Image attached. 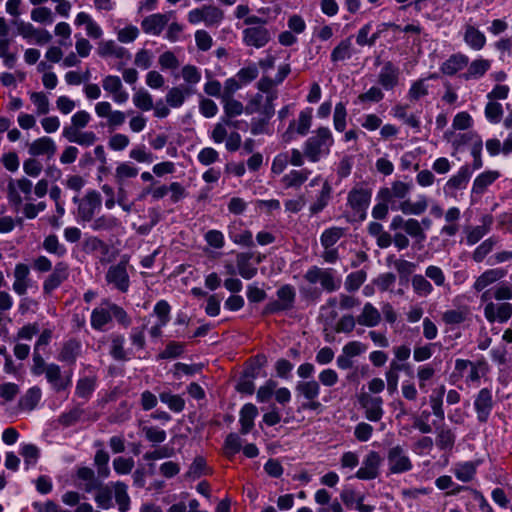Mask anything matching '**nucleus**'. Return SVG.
<instances>
[{
    "label": "nucleus",
    "instance_id": "1",
    "mask_svg": "<svg viewBox=\"0 0 512 512\" xmlns=\"http://www.w3.org/2000/svg\"><path fill=\"white\" fill-rule=\"evenodd\" d=\"M334 143L332 133L327 127H320L315 131V135L309 137L304 144V155L311 162H318L324 155L330 153V148Z\"/></svg>",
    "mask_w": 512,
    "mask_h": 512
},
{
    "label": "nucleus",
    "instance_id": "2",
    "mask_svg": "<svg viewBox=\"0 0 512 512\" xmlns=\"http://www.w3.org/2000/svg\"><path fill=\"white\" fill-rule=\"evenodd\" d=\"M431 221L428 218L418 221L415 218L404 219L400 215H396L392 218L389 228L391 231L399 229L404 230L416 243H422L426 239V233L422 227V224L429 227Z\"/></svg>",
    "mask_w": 512,
    "mask_h": 512
},
{
    "label": "nucleus",
    "instance_id": "3",
    "mask_svg": "<svg viewBox=\"0 0 512 512\" xmlns=\"http://www.w3.org/2000/svg\"><path fill=\"white\" fill-rule=\"evenodd\" d=\"M304 279L309 284L319 282L322 288L329 293L337 291L341 286V279L335 276V271L332 268L311 266L304 274Z\"/></svg>",
    "mask_w": 512,
    "mask_h": 512
},
{
    "label": "nucleus",
    "instance_id": "4",
    "mask_svg": "<svg viewBox=\"0 0 512 512\" xmlns=\"http://www.w3.org/2000/svg\"><path fill=\"white\" fill-rule=\"evenodd\" d=\"M277 300L266 304L264 314H277L283 311H290L295 306L296 290L291 284L282 285L276 292Z\"/></svg>",
    "mask_w": 512,
    "mask_h": 512
},
{
    "label": "nucleus",
    "instance_id": "5",
    "mask_svg": "<svg viewBox=\"0 0 512 512\" xmlns=\"http://www.w3.org/2000/svg\"><path fill=\"white\" fill-rule=\"evenodd\" d=\"M413 188L411 182L394 181L391 187H382L376 195V199H382L386 202H391L392 210H399L398 204L401 201L407 200Z\"/></svg>",
    "mask_w": 512,
    "mask_h": 512
},
{
    "label": "nucleus",
    "instance_id": "6",
    "mask_svg": "<svg viewBox=\"0 0 512 512\" xmlns=\"http://www.w3.org/2000/svg\"><path fill=\"white\" fill-rule=\"evenodd\" d=\"M73 202L78 206V219L83 222H91L95 213L101 208L102 198L98 191L90 190L83 198L75 196Z\"/></svg>",
    "mask_w": 512,
    "mask_h": 512
},
{
    "label": "nucleus",
    "instance_id": "7",
    "mask_svg": "<svg viewBox=\"0 0 512 512\" xmlns=\"http://www.w3.org/2000/svg\"><path fill=\"white\" fill-rule=\"evenodd\" d=\"M128 264L129 257L124 255L116 265L109 267L105 275L106 282L122 293L127 292L130 286V278L127 272Z\"/></svg>",
    "mask_w": 512,
    "mask_h": 512
},
{
    "label": "nucleus",
    "instance_id": "8",
    "mask_svg": "<svg viewBox=\"0 0 512 512\" xmlns=\"http://www.w3.org/2000/svg\"><path fill=\"white\" fill-rule=\"evenodd\" d=\"M320 390V383L314 378L306 381H298L296 383V393L307 401L302 404V409L315 411L321 407V403L317 401V398L320 395Z\"/></svg>",
    "mask_w": 512,
    "mask_h": 512
},
{
    "label": "nucleus",
    "instance_id": "9",
    "mask_svg": "<svg viewBox=\"0 0 512 512\" xmlns=\"http://www.w3.org/2000/svg\"><path fill=\"white\" fill-rule=\"evenodd\" d=\"M372 192L364 187H355L348 193L347 203L360 220L366 218V210L371 201Z\"/></svg>",
    "mask_w": 512,
    "mask_h": 512
},
{
    "label": "nucleus",
    "instance_id": "10",
    "mask_svg": "<svg viewBox=\"0 0 512 512\" xmlns=\"http://www.w3.org/2000/svg\"><path fill=\"white\" fill-rule=\"evenodd\" d=\"M387 461L389 471L392 474L405 473L413 468L409 456L400 445H396L388 450Z\"/></svg>",
    "mask_w": 512,
    "mask_h": 512
},
{
    "label": "nucleus",
    "instance_id": "11",
    "mask_svg": "<svg viewBox=\"0 0 512 512\" xmlns=\"http://www.w3.org/2000/svg\"><path fill=\"white\" fill-rule=\"evenodd\" d=\"M382 461L383 459L378 452H368L362 461V466L356 471L355 477L359 480L376 479L380 474Z\"/></svg>",
    "mask_w": 512,
    "mask_h": 512
},
{
    "label": "nucleus",
    "instance_id": "12",
    "mask_svg": "<svg viewBox=\"0 0 512 512\" xmlns=\"http://www.w3.org/2000/svg\"><path fill=\"white\" fill-rule=\"evenodd\" d=\"M69 277V265L60 261L52 268V272L43 282L44 294L50 295L54 290L60 287Z\"/></svg>",
    "mask_w": 512,
    "mask_h": 512
},
{
    "label": "nucleus",
    "instance_id": "13",
    "mask_svg": "<svg viewBox=\"0 0 512 512\" xmlns=\"http://www.w3.org/2000/svg\"><path fill=\"white\" fill-rule=\"evenodd\" d=\"M359 403L364 409L366 419L372 422H378L382 419L384 410L381 397L363 393L359 397Z\"/></svg>",
    "mask_w": 512,
    "mask_h": 512
},
{
    "label": "nucleus",
    "instance_id": "14",
    "mask_svg": "<svg viewBox=\"0 0 512 512\" xmlns=\"http://www.w3.org/2000/svg\"><path fill=\"white\" fill-rule=\"evenodd\" d=\"M494 406L492 391L488 388H482L475 396L474 408L477 414V420L480 423H486L490 417Z\"/></svg>",
    "mask_w": 512,
    "mask_h": 512
},
{
    "label": "nucleus",
    "instance_id": "15",
    "mask_svg": "<svg viewBox=\"0 0 512 512\" xmlns=\"http://www.w3.org/2000/svg\"><path fill=\"white\" fill-rule=\"evenodd\" d=\"M45 377L55 392L64 391L72 384L71 373L63 374L60 366L55 363L48 364Z\"/></svg>",
    "mask_w": 512,
    "mask_h": 512
},
{
    "label": "nucleus",
    "instance_id": "16",
    "mask_svg": "<svg viewBox=\"0 0 512 512\" xmlns=\"http://www.w3.org/2000/svg\"><path fill=\"white\" fill-rule=\"evenodd\" d=\"M484 316L488 322H507L512 316V304L508 302H489L484 307Z\"/></svg>",
    "mask_w": 512,
    "mask_h": 512
},
{
    "label": "nucleus",
    "instance_id": "17",
    "mask_svg": "<svg viewBox=\"0 0 512 512\" xmlns=\"http://www.w3.org/2000/svg\"><path fill=\"white\" fill-rule=\"evenodd\" d=\"M270 39V32L264 26H253L243 30V42L247 46L262 48Z\"/></svg>",
    "mask_w": 512,
    "mask_h": 512
},
{
    "label": "nucleus",
    "instance_id": "18",
    "mask_svg": "<svg viewBox=\"0 0 512 512\" xmlns=\"http://www.w3.org/2000/svg\"><path fill=\"white\" fill-rule=\"evenodd\" d=\"M399 78V67L391 61H386L378 74V83L383 89L390 91L399 84Z\"/></svg>",
    "mask_w": 512,
    "mask_h": 512
},
{
    "label": "nucleus",
    "instance_id": "19",
    "mask_svg": "<svg viewBox=\"0 0 512 512\" xmlns=\"http://www.w3.org/2000/svg\"><path fill=\"white\" fill-rule=\"evenodd\" d=\"M103 89L112 95L115 103L123 104L129 98L128 92L124 89L120 77L115 75H108L102 80Z\"/></svg>",
    "mask_w": 512,
    "mask_h": 512
},
{
    "label": "nucleus",
    "instance_id": "20",
    "mask_svg": "<svg viewBox=\"0 0 512 512\" xmlns=\"http://www.w3.org/2000/svg\"><path fill=\"white\" fill-rule=\"evenodd\" d=\"M172 15L173 12L165 14L155 13L147 16L141 22L142 30L146 34L158 36L163 31Z\"/></svg>",
    "mask_w": 512,
    "mask_h": 512
},
{
    "label": "nucleus",
    "instance_id": "21",
    "mask_svg": "<svg viewBox=\"0 0 512 512\" xmlns=\"http://www.w3.org/2000/svg\"><path fill=\"white\" fill-rule=\"evenodd\" d=\"M469 64V57L461 52L454 53L445 60L441 66L440 71L447 76H454L462 71Z\"/></svg>",
    "mask_w": 512,
    "mask_h": 512
},
{
    "label": "nucleus",
    "instance_id": "22",
    "mask_svg": "<svg viewBox=\"0 0 512 512\" xmlns=\"http://www.w3.org/2000/svg\"><path fill=\"white\" fill-rule=\"evenodd\" d=\"M472 172L468 165L462 166L457 174L453 175L444 186V193L447 195H453L454 191L464 189L470 178Z\"/></svg>",
    "mask_w": 512,
    "mask_h": 512
},
{
    "label": "nucleus",
    "instance_id": "23",
    "mask_svg": "<svg viewBox=\"0 0 512 512\" xmlns=\"http://www.w3.org/2000/svg\"><path fill=\"white\" fill-rule=\"evenodd\" d=\"M506 274H507V270L504 268L488 269L476 278V280L473 284V289L476 292H481L489 285L504 278L506 276Z\"/></svg>",
    "mask_w": 512,
    "mask_h": 512
},
{
    "label": "nucleus",
    "instance_id": "24",
    "mask_svg": "<svg viewBox=\"0 0 512 512\" xmlns=\"http://www.w3.org/2000/svg\"><path fill=\"white\" fill-rule=\"evenodd\" d=\"M357 324L364 327H376L382 320L381 312L370 302H366L359 315Z\"/></svg>",
    "mask_w": 512,
    "mask_h": 512
},
{
    "label": "nucleus",
    "instance_id": "25",
    "mask_svg": "<svg viewBox=\"0 0 512 512\" xmlns=\"http://www.w3.org/2000/svg\"><path fill=\"white\" fill-rule=\"evenodd\" d=\"M471 308L467 305L449 309L442 313V321L449 326L460 325L471 319Z\"/></svg>",
    "mask_w": 512,
    "mask_h": 512
},
{
    "label": "nucleus",
    "instance_id": "26",
    "mask_svg": "<svg viewBox=\"0 0 512 512\" xmlns=\"http://www.w3.org/2000/svg\"><path fill=\"white\" fill-rule=\"evenodd\" d=\"M193 93L194 89L190 86H175L168 90L165 96V101L168 106L172 108H179L184 104L186 98L191 96Z\"/></svg>",
    "mask_w": 512,
    "mask_h": 512
},
{
    "label": "nucleus",
    "instance_id": "27",
    "mask_svg": "<svg viewBox=\"0 0 512 512\" xmlns=\"http://www.w3.org/2000/svg\"><path fill=\"white\" fill-rule=\"evenodd\" d=\"M386 261L388 265L394 267L401 282H407L417 268L416 263L403 258H396L395 255H389Z\"/></svg>",
    "mask_w": 512,
    "mask_h": 512
},
{
    "label": "nucleus",
    "instance_id": "28",
    "mask_svg": "<svg viewBox=\"0 0 512 512\" xmlns=\"http://www.w3.org/2000/svg\"><path fill=\"white\" fill-rule=\"evenodd\" d=\"M56 149L54 141L50 137L44 136L29 144L28 152L33 157L46 155L48 158H51L55 154Z\"/></svg>",
    "mask_w": 512,
    "mask_h": 512
},
{
    "label": "nucleus",
    "instance_id": "29",
    "mask_svg": "<svg viewBox=\"0 0 512 512\" xmlns=\"http://www.w3.org/2000/svg\"><path fill=\"white\" fill-rule=\"evenodd\" d=\"M463 40L471 49L475 51L483 49L486 44V37L484 33L469 23L464 26Z\"/></svg>",
    "mask_w": 512,
    "mask_h": 512
},
{
    "label": "nucleus",
    "instance_id": "30",
    "mask_svg": "<svg viewBox=\"0 0 512 512\" xmlns=\"http://www.w3.org/2000/svg\"><path fill=\"white\" fill-rule=\"evenodd\" d=\"M491 62L488 59H475L468 64L466 72L460 75L466 81L477 80L483 77L490 69Z\"/></svg>",
    "mask_w": 512,
    "mask_h": 512
},
{
    "label": "nucleus",
    "instance_id": "31",
    "mask_svg": "<svg viewBox=\"0 0 512 512\" xmlns=\"http://www.w3.org/2000/svg\"><path fill=\"white\" fill-rule=\"evenodd\" d=\"M479 464V461L458 462L454 464L452 472L459 481L468 483L475 478Z\"/></svg>",
    "mask_w": 512,
    "mask_h": 512
},
{
    "label": "nucleus",
    "instance_id": "32",
    "mask_svg": "<svg viewBox=\"0 0 512 512\" xmlns=\"http://www.w3.org/2000/svg\"><path fill=\"white\" fill-rule=\"evenodd\" d=\"M104 304L105 306L97 307L91 313V326L98 331H104L106 325L112 321V313L109 308L110 302L107 301Z\"/></svg>",
    "mask_w": 512,
    "mask_h": 512
},
{
    "label": "nucleus",
    "instance_id": "33",
    "mask_svg": "<svg viewBox=\"0 0 512 512\" xmlns=\"http://www.w3.org/2000/svg\"><path fill=\"white\" fill-rule=\"evenodd\" d=\"M253 256L252 252H241L236 255V267L244 279H251L257 274V268L251 263Z\"/></svg>",
    "mask_w": 512,
    "mask_h": 512
},
{
    "label": "nucleus",
    "instance_id": "34",
    "mask_svg": "<svg viewBox=\"0 0 512 512\" xmlns=\"http://www.w3.org/2000/svg\"><path fill=\"white\" fill-rule=\"evenodd\" d=\"M482 225L475 226L467 232L466 243L468 245H474L480 241L491 229L493 224L492 215H484L481 219Z\"/></svg>",
    "mask_w": 512,
    "mask_h": 512
},
{
    "label": "nucleus",
    "instance_id": "35",
    "mask_svg": "<svg viewBox=\"0 0 512 512\" xmlns=\"http://www.w3.org/2000/svg\"><path fill=\"white\" fill-rule=\"evenodd\" d=\"M331 198L332 186L327 180H325L321 191L317 194L315 201L309 207L311 215H317L322 212L328 206Z\"/></svg>",
    "mask_w": 512,
    "mask_h": 512
},
{
    "label": "nucleus",
    "instance_id": "36",
    "mask_svg": "<svg viewBox=\"0 0 512 512\" xmlns=\"http://www.w3.org/2000/svg\"><path fill=\"white\" fill-rule=\"evenodd\" d=\"M258 415L257 407L252 403H247L243 405L240 410V432L243 435L248 434L254 427V420Z\"/></svg>",
    "mask_w": 512,
    "mask_h": 512
},
{
    "label": "nucleus",
    "instance_id": "37",
    "mask_svg": "<svg viewBox=\"0 0 512 512\" xmlns=\"http://www.w3.org/2000/svg\"><path fill=\"white\" fill-rule=\"evenodd\" d=\"M436 446L444 452H451L454 448L456 435L446 426L436 428Z\"/></svg>",
    "mask_w": 512,
    "mask_h": 512
},
{
    "label": "nucleus",
    "instance_id": "38",
    "mask_svg": "<svg viewBox=\"0 0 512 512\" xmlns=\"http://www.w3.org/2000/svg\"><path fill=\"white\" fill-rule=\"evenodd\" d=\"M94 491H96L94 500L98 507L108 510L114 507L113 503V482L109 484H99Z\"/></svg>",
    "mask_w": 512,
    "mask_h": 512
},
{
    "label": "nucleus",
    "instance_id": "39",
    "mask_svg": "<svg viewBox=\"0 0 512 512\" xmlns=\"http://www.w3.org/2000/svg\"><path fill=\"white\" fill-rule=\"evenodd\" d=\"M311 171L307 168L301 170H291L285 174L281 182L285 188H300L309 178Z\"/></svg>",
    "mask_w": 512,
    "mask_h": 512
},
{
    "label": "nucleus",
    "instance_id": "40",
    "mask_svg": "<svg viewBox=\"0 0 512 512\" xmlns=\"http://www.w3.org/2000/svg\"><path fill=\"white\" fill-rule=\"evenodd\" d=\"M110 347L109 354L116 361H127L129 359L127 351L124 348L125 337L122 334L112 333L109 336Z\"/></svg>",
    "mask_w": 512,
    "mask_h": 512
},
{
    "label": "nucleus",
    "instance_id": "41",
    "mask_svg": "<svg viewBox=\"0 0 512 512\" xmlns=\"http://www.w3.org/2000/svg\"><path fill=\"white\" fill-rule=\"evenodd\" d=\"M427 208L428 201L424 195L419 196L416 202H411L407 199L398 204V209L405 215H421Z\"/></svg>",
    "mask_w": 512,
    "mask_h": 512
},
{
    "label": "nucleus",
    "instance_id": "42",
    "mask_svg": "<svg viewBox=\"0 0 512 512\" xmlns=\"http://www.w3.org/2000/svg\"><path fill=\"white\" fill-rule=\"evenodd\" d=\"M127 485L124 482H113V497L120 512H127L130 509V497L127 492Z\"/></svg>",
    "mask_w": 512,
    "mask_h": 512
},
{
    "label": "nucleus",
    "instance_id": "43",
    "mask_svg": "<svg viewBox=\"0 0 512 512\" xmlns=\"http://www.w3.org/2000/svg\"><path fill=\"white\" fill-rule=\"evenodd\" d=\"M500 176L498 171H485L478 175L472 187V193L481 195L485 192L486 188L490 186Z\"/></svg>",
    "mask_w": 512,
    "mask_h": 512
},
{
    "label": "nucleus",
    "instance_id": "44",
    "mask_svg": "<svg viewBox=\"0 0 512 512\" xmlns=\"http://www.w3.org/2000/svg\"><path fill=\"white\" fill-rule=\"evenodd\" d=\"M121 222L112 215H101L97 218H93L92 223L90 225L91 229L96 232L101 231H112L120 227Z\"/></svg>",
    "mask_w": 512,
    "mask_h": 512
},
{
    "label": "nucleus",
    "instance_id": "45",
    "mask_svg": "<svg viewBox=\"0 0 512 512\" xmlns=\"http://www.w3.org/2000/svg\"><path fill=\"white\" fill-rule=\"evenodd\" d=\"M91 120L90 114L85 110L77 111L72 117H71V124L68 126H65L62 131V136L69 135L68 132L74 131H80L81 129L85 128L88 123Z\"/></svg>",
    "mask_w": 512,
    "mask_h": 512
},
{
    "label": "nucleus",
    "instance_id": "46",
    "mask_svg": "<svg viewBox=\"0 0 512 512\" xmlns=\"http://www.w3.org/2000/svg\"><path fill=\"white\" fill-rule=\"evenodd\" d=\"M413 292L418 297H428L433 292L431 282L422 274H415L411 278Z\"/></svg>",
    "mask_w": 512,
    "mask_h": 512
},
{
    "label": "nucleus",
    "instance_id": "47",
    "mask_svg": "<svg viewBox=\"0 0 512 512\" xmlns=\"http://www.w3.org/2000/svg\"><path fill=\"white\" fill-rule=\"evenodd\" d=\"M69 135L63 136L67 141L76 143L80 146L89 147L97 141V135L93 131H74L68 132Z\"/></svg>",
    "mask_w": 512,
    "mask_h": 512
},
{
    "label": "nucleus",
    "instance_id": "48",
    "mask_svg": "<svg viewBox=\"0 0 512 512\" xmlns=\"http://www.w3.org/2000/svg\"><path fill=\"white\" fill-rule=\"evenodd\" d=\"M345 235V229L342 227H330L323 231L320 236V243L323 248H331Z\"/></svg>",
    "mask_w": 512,
    "mask_h": 512
},
{
    "label": "nucleus",
    "instance_id": "49",
    "mask_svg": "<svg viewBox=\"0 0 512 512\" xmlns=\"http://www.w3.org/2000/svg\"><path fill=\"white\" fill-rule=\"evenodd\" d=\"M80 351V343L76 340H69L64 343L59 355L58 360L74 364Z\"/></svg>",
    "mask_w": 512,
    "mask_h": 512
},
{
    "label": "nucleus",
    "instance_id": "50",
    "mask_svg": "<svg viewBox=\"0 0 512 512\" xmlns=\"http://www.w3.org/2000/svg\"><path fill=\"white\" fill-rule=\"evenodd\" d=\"M159 399L175 413H180L185 408V400L180 395L172 394L170 391L159 393Z\"/></svg>",
    "mask_w": 512,
    "mask_h": 512
},
{
    "label": "nucleus",
    "instance_id": "51",
    "mask_svg": "<svg viewBox=\"0 0 512 512\" xmlns=\"http://www.w3.org/2000/svg\"><path fill=\"white\" fill-rule=\"evenodd\" d=\"M77 477L85 482L84 490L87 493L94 491L101 483L95 476L94 470L89 467H80L77 470Z\"/></svg>",
    "mask_w": 512,
    "mask_h": 512
},
{
    "label": "nucleus",
    "instance_id": "52",
    "mask_svg": "<svg viewBox=\"0 0 512 512\" xmlns=\"http://www.w3.org/2000/svg\"><path fill=\"white\" fill-rule=\"evenodd\" d=\"M352 44L351 37L342 40L331 52V61L339 62L351 58Z\"/></svg>",
    "mask_w": 512,
    "mask_h": 512
},
{
    "label": "nucleus",
    "instance_id": "53",
    "mask_svg": "<svg viewBox=\"0 0 512 512\" xmlns=\"http://www.w3.org/2000/svg\"><path fill=\"white\" fill-rule=\"evenodd\" d=\"M204 23L206 26H218L224 19V11L214 5H204Z\"/></svg>",
    "mask_w": 512,
    "mask_h": 512
},
{
    "label": "nucleus",
    "instance_id": "54",
    "mask_svg": "<svg viewBox=\"0 0 512 512\" xmlns=\"http://www.w3.org/2000/svg\"><path fill=\"white\" fill-rule=\"evenodd\" d=\"M43 248L50 254L58 257H63L67 253V249L64 244L60 243L57 235L50 234L43 240Z\"/></svg>",
    "mask_w": 512,
    "mask_h": 512
},
{
    "label": "nucleus",
    "instance_id": "55",
    "mask_svg": "<svg viewBox=\"0 0 512 512\" xmlns=\"http://www.w3.org/2000/svg\"><path fill=\"white\" fill-rule=\"evenodd\" d=\"M228 235L230 239L238 245L246 246V247H253L254 246V240L253 235L250 230H242L239 233L236 232L235 226H230L228 230Z\"/></svg>",
    "mask_w": 512,
    "mask_h": 512
},
{
    "label": "nucleus",
    "instance_id": "56",
    "mask_svg": "<svg viewBox=\"0 0 512 512\" xmlns=\"http://www.w3.org/2000/svg\"><path fill=\"white\" fill-rule=\"evenodd\" d=\"M42 396L41 389L37 386L30 388L20 400L21 408L31 411L39 403Z\"/></svg>",
    "mask_w": 512,
    "mask_h": 512
},
{
    "label": "nucleus",
    "instance_id": "57",
    "mask_svg": "<svg viewBox=\"0 0 512 512\" xmlns=\"http://www.w3.org/2000/svg\"><path fill=\"white\" fill-rule=\"evenodd\" d=\"M132 100L135 107L141 111H150L153 108L152 95L144 89L136 91L133 94Z\"/></svg>",
    "mask_w": 512,
    "mask_h": 512
},
{
    "label": "nucleus",
    "instance_id": "58",
    "mask_svg": "<svg viewBox=\"0 0 512 512\" xmlns=\"http://www.w3.org/2000/svg\"><path fill=\"white\" fill-rule=\"evenodd\" d=\"M498 240L495 237H490L483 241L472 253V259L476 263H481L485 257L493 250Z\"/></svg>",
    "mask_w": 512,
    "mask_h": 512
},
{
    "label": "nucleus",
    "instance_id": "59",
    "mask_svg": "<svg viewBox=\"0 0 512 512\" xmlns=\"http://www.w3.org/2000/svg\"><path fill=\"white\" fill-rule=\"evenodd\" d=\"M436 370L431 364L420 365L417 368V379L419 388L427 392V382L435 376Z\"/></svg>",
    "mask_w": 512,
    "mask_h": 512
},
{
    "label": "nucleus",
    "instance_id": "60",
    "mask_svg": "<svg viewBox=\"0 0 512 512\" xmlns=\"http://www.w3.org/2000/svg\"><path fill=\"white\" fill-rule=\"evenodd\" d=\"M221 102L225 116L236 117L245 111L244 105L233 97L222 98Z\"/></svg>",
    "mask_w": 512,
    "mask_h": 512
},
{
    "label": "nucleus",
    "instance_id": "61",
    "mask_svg": "<svg viewBox=\"0 0 512 512\" xmlns=\"http://www.w3.org/2000/svg\"><path fill=\"white\" fill-rule=\"evenodd\" d=\"M366 280V273L363 270L355 271L347 275L344 286L348 292L357 291Z\"/></svg>",
    "mask_w": 512,
    "mask_h": 512
},
{
    "label": "nucleus",
    "instance_id": "62",
    "mask_svg": "<svg viewBox=\"0 0 512 512\" xmlns=\"http://www.w3.org/2000/svg\"><path fill=\"white\" fill-rule=\"evenodd\" d=\"M124 53L125 49L118 47L113 40L102 41L99 43L98 54L101 57L115 55L116 57L121 58L123 57Z\"/></svg>",
    "mask_w": 512,
    "mask_h": 512
},
{
    "label": "nucleus",
    "instance_id": "63",
    "mask_svg": "<svg viewBox=\"0 0 512 512\" xmlns=\"http://www.w3.org/2000/svg\"><path fill=\"white\" fill-rule=\"evenodd\" d=\"M95 389V380L84 377L77 381L75 393L78 397L88 399Z\"/></svg>",
    "mask_w": 512,
    "mask_h": 512
},
{
    "label": "nucleus",
    "instance_id": "64",
    "mask_svg": "<svg viewBox=\"0 0 512 512\" xmlns=\"http://www.w3.org/2000/svg\"><path fill=\"white\" fill-rule=\"evenodd\" d=\"M181 74L187 84L186 86H190L191 88L201 81V72L194 65H185L181 70Z\"/></svg>",
    "mask_w": 512,
    "mask_h": 512
}]
</instances>
